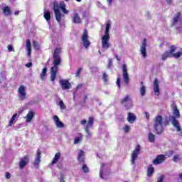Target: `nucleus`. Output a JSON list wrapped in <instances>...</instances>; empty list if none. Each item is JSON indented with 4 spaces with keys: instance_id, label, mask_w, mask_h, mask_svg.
Listing matches in <instances>:
<instances>
[{
    "instance_id": "obj_1",
    "label": "nucleus",
    "mask_w": 182,
    "mask_h": 182,
    "mask_svg": "<svg viewBox=\"0 0 182 182\" xmlns=\"http://www.w3.org/2000/svg\"><path fill=\"white\" fill-rule=\"evenodd\" d=\"M60 48H56L54 50V53L53 55V66L50 69V80L51 82H55L56 79V75L58 73V66L60 65L62 63V59L60 58Z\"/></svg>"
},
{
    "instance_id": "obj_2",
    "label": "nucleus",
    "mask_w": 182,
    "mask_h": 182,
    "mask_svg": "<svg viewBox=\"0 0 182 182\" xmlns=\"http://www.w3.org/2000/svg\"><path fill=\"white\" fill-rule=\"evenodd\" d=\"M60 9L65 15H68L69 14V10L66 9V4L65 1H60L59 4L58 3H54L53 4V11L55 19L58 23H60V21H62V13H60Z\"/></svg>"
},
{
    "instance_id": "obj_3",
    "label": "nucleus",
    "mask_w": 182,
    "mask_h": 182,
    "mask_svg": "<svg viewBox=\"0 0 182 182\" xmlns=\"http://www.w3.org/2000/svg\"><path fill=\"white\" fill-rule=\"evenodd\" d=\"M173 116L169 117V120L171 124L176 129L177 132H181V127H180V122L177 119H180V110L177 107V105H174L172 107Z\"/></svg>"
},
{
    "instance_id": "obj_4",
    "label": "nucleus",
    "mask_w": 182,
    "mask_h": 182,
    "mask_svg": "<svg viewBox=\"0 0 182 182\" xmlns=\"http://www.w3.org/2000/svg\"><path fill=\"white\" fill-rule=\"evenodd\" d=\"M154 130L158 135L163 134L164 128L163 127V116L157 115L154 120Z\"/></svg>"
},
{
    "instance_id": "obj_5",
    "label": "nucleus",
    "mask_w": 182,
    "mask_h": 182,
    "mask_svg": "<svg viewBox=\"0 0 182 182\" xmlns=\"http://www.w3.org/2000/svg\"><path fill=\"white\" fill-rule=\"evenodd\" d=\"M109 31L110 23L108 22L105 27V34L104 36H102L101 40L102 49H109V48H110V43H109L110 39V35L109 34Z\"/></svg>"
},
{
    "instance_id": "obj_6",
    "label": "nucleus",
    "mask_w": 182,
    "mask_h": 182,
    "mask_svg": "<svg viewBox=\"0 0 182 182\" xmlns=\"http://www.w3.org/2000/svg\"><path fill=\"white\" fill-rule=\"evenodd\" d=\"M81 40L83 43L84 48H85V49H87L89 46H90V41H89V33L86 29L83 31Z\"/></svg>"
},
{
    "instance_id": "obj_7",
    "label": "nucleus",
    "mask_w": 182,
    "mask_h": 182,
    "mask_svg": "<svg viewBox=\"0 0 182 182\" xmlns=\"http://www.w3.org/2000/svg\"><path fill=\"white\" fill-rule=\"evenodd\" d=\"M140 150H141V146L140 145H136L134 151H132L131 154V161L132 164H134L136 163V161L137 160V157L139 156V154H140Z\"/></svg>"
},
{
    "instance_id": "obj_8",
    "label": "nucleus",
    "mask_w": 182,
    "mask_h": 182,
    "mask_svg": "<svg viewBox=\"0 0 182 182\" xmlns=\"http://www.w3.org/2000/svg\"><path fill=\"white\" fill-rule=\"evenodd\" d=\"M176 50H177V47L174 45L171 46L170 50H166L162 54L161 60H166L168 58H171V56H173L172 54L173 52H176Z\"/></svg>"
},
{
    "instance_id": "obj_9",
    "label": "nucleus",
    "mask_w": 182,
    "mask_h": 182,
    "mask_svg": "<svg viewBox=\"0 0 182 182\" xmlns=\"http://www.w3.org/2000/svg\"><path fill=\"white\" fill-rule=\"evenodd\" d=\"M122 77L125 85L130 83V78L129 77V73L127 72V65L126 64L122 65Z\"/></svg>"
},
{
    "instance_id": "obj_10",
    "label": "nucleus",
    "mask_w": 182,
    "mask_h": 182,
    "mask_svg": "<svg viewBox=\"0 0 182 182\" xmlns=\"http://www.w3.org/2000/svg\"><path fill=\"white\" fill-rule=\"evenodd\" d=\"M94 124H95V117H89L87 125L85 127V130L87 136H92L90 129V127H93Z\"/></svg>"
},
{
    "instance_id": "obj_11",
    "label": "nucleus",
    "mask_w": 182,
    "mask_h": 182,
    "mask_svg": "<svg viewBox=\"0 0 182 182\" xmlns=\"http://www.w3.org/2000/svg\"><path fill=\"white\" fill-rule=\"evenodd\" d=\"M59 84L63 90H69L72 87V84L68 80H60Z\"/></svg>"
},
{
    "instance_id": "obj_12",
    "label": "nucleus",
    "mask_w": 182,
    "mask_h": 182,
    "mask_svg": "<svg viewBox=\"0 0 182 182\" xmlns=\"http://www.w3.org/2000/svg\"><path fill=\"white\" fill-rule=\"evenodd\" d=\"M153 89L154 93L155 96H160V85L159 82V80L155 78L153 82Z\"/></svg>"
},
{
    "instance_id": "obj_13",
    "label": "nucleus",
    "mask_w": 182,
    "mask_h": 182,
    "mask_svg": "<svg viewBox=\"0 0 182 182\" xmlns=\"http://www.w3.org/2000/svg\"><path fill=\"white\" fill-rule=\"evenodd\" d=\"M25 90H26V88L24 85H21L18 87V93L21 100H25V99H26V92H25Z\"/></svg>"
},
{
    "instance_id": "obj_14",
    "label": "nucleus",
    "mask_w": 182,
    "mask_h": 182,
    "mask_svg": "<svg viewBox=\"0 0 182 182\" xmlns=\"http://www.w3.org/2000/svg\"><path fill=\"white\" fill-rule=\"evenodd\" d=\"M164 160H166V156L164 154H159L156 156V159H154L153 160V164H154L155 166H157L159 164H161V163H163V161H164Z\"/></svg>"
},
{
    "instance_id": "obj_15",
    "label": "nucleus",
    "mask_w": 182,
    "mask_h": 182,
    "mask_svg": "<svg viewBox=\"0 0 182 182\" xmlns=\"http://www.w3.org/2000/svg\"><path fill=\"white\" fill-rule=\"evenodd\" d=\"M146 46H147V39L144 38L141 46V53L143 58H147V50L146 49Z\"/></svg>"
},
{
    "instance_id": "obj_16",
    "label": "nucleus",
    "mask_w": 182,
    "mask_h": 182,
    "mask_svg": "<svg viewBox=\"0 0 182 182\" xmlns=\"http://www.w3.org/2000/svg\"><path fill=\"white\" fill-rule=\"evenodd\" d=\"M28 163H29V156H24L19 162V168L21 169L23 168Z\"/></svg>"
},
{
    "instance_id": "obj_17",
    "label": "nucleus",
    "mask_w": 182,
    "mask_h": 182,
    "mask_svg": "<svg viewBox=\"0 0 182 182\" xmlns=\"http://www.w3.org/2000/svg\"><path fill=\"white\" fill-rule=\"evenodd\" d=\"M42 153L41 152V149H37V154H36V156L34 161V167H36V168H38V167L39 166V164H41V154Z\"/></svg>"
},
{
    "instance_id": "obj_18",
    "label": "nucleus",
    "mask_w": 182,
    "mask_h": 182,
    "mask_svg": "<svg viewBox=\"0 0 182 182\" xmlns=\"http://www.w3.org/2000/svg\"><path fill=\"white\" fill-rule=\"evenodd\" d=\"M72 22L73 23H75V24L82 23V18L79 16V14L74 13Z\"/></svg>"
},
{
    "instance_id": "obj_19",
    "label": "nucleus",
    "mask_w": 182,
    "mask_h": 182,
    "mask_svg": "<svg viewBox=\"0 0 182 182\" xmlns=\"http://www.w3.org/2000/svg\"><path fill=\"white\" fill-rule=\"evenodd\" d=\"M53 120L55 122L57 127H59L60 129L64 127L65 125L63 124V122L59 120V117H58L57 115H54Z\"/></svg>"
},
{
    "instance_id": "obj_20",
    "label": "nucleus",
    "mask_w": 182,
    "mask_h": 182,
    "mask_svg": "<svg viewBox=\"0 0 182 182\" xmlns=\"http://www.w3.org/2000/svg\"><path fill=\"white\" fill-rule=\"evenodd\" d=\"M180 18H181V13L178 12L173 17V21L171 23V26H175V25H177V22H178V21H180Z\"/></svg>"
},
{
    "instance_id": "obj_21",
    "label": "nucleus",
    "mask_w": 182,
    "mask_h": 182,
    "mask_svg": "<svg viewBox=\"0 0 182 182\" xmlns=\"http://www.w3.org/2000/svg\"><path fill=\"white\" fill-rule=\"evenodd\" d=\"M26 48L28 51V55L31 56V53H32V48H31V40L27 39L26 41Z\"/></svg>"
},
{
    "instance_id": "obj_22",
    "label": "nucleus",
    "mask_w": 182,
    "mask_h": 182,
    "mask_svg": "<svg viewBox=\"0 0 182 182\" xmlns=\"http://www.w3.org/2000/svg\"><path fill=\"white\" fill-rule=\"evenodd\" d=\"M85 151L83 150H80L77 155V160L79 163H85V157H83Z\"/></svg>"
},
{
    "instance_id": "obj_23",
    "label": "nucleus",
    "mask_w": 182,
    "mask_h": 182,
    "mask_svg": "<svg viewBox=\"0 0 182 182\" xmlns=\"http://www.w3.org/2000/svg\"><path fill=\"white\" fill-rule=\"evenodd\" d=\"M129 102H132V97L130 95H126L124 98L120 100L121 105H124V103H129Z\"/></svg>"
},
{
    "instance_id": "obj_24",
    "label": "nucleus",
    "mask_w": 182,
    "mask_h": 182,
    "mask_svg": "<svg viewBox=\"0 0 182 182\" xmlns=\"http://www.w3.org/2000/svg\"><path fill=\"white\" fill-rule=\"evenodd\" d=\"M154 173V167H153V165L151 164L148 167L146 174L148 177H151V176H153Z\"/></svg>"
},
{
    "instance_id": "obj_25",
    "label": "nucleus",
    "mask_w": 182,
    "mask_h": 182,
    "mask_svg": "<svg viewBox=\"0 0 182 182\" xmlns=\"http://www.w3.org/2000/svg\"><path fill=\"white\" fill-rule=\"evenodd\" d=\"M61 154L60 152L56 153L55 154L54 158L52 160L51 164H56L58 161H59V159H60Z\"/></svg>"
},
{
    "instance_id": "obj_26",
    "label": "nucleus",
    "mask_w": 182,
    "mask_h": 182,
    "mask_svg": "<svg viewBox=\"0 0 182 182\" xmlns=\"http://www.w3.org/2000/svg\"><path fill=\"white\" fill-rule=\"evenodd\" d=\"M34 116H35V112L32 111L29 112L26 117V122H31L33 119Z\"/></svg>"
},
{
    "instance_id": "obj_27",
    "label": "nucleus",
    "mask_w": 182,
    "mask_h": 182,
    "mask_svg": "<svg viewBox=\"0 0 182 182\" xmlns=\"http://www.w3.org/2000/svg\"><path fill=\"white\" fill-rule=\"evenodd\" d=\"M127 120L129 123H133L134 120H136V116H134V114L129 112L128 114Z\"/></svg>"
},
{
    "instance_id": "obj_28",
    "label": "nucleus",
    "mask_w": 182,
    "mask_h": 182,
    "mask_svg": "<svg viewBox=\"0 0 182 182\" xmlns=\"http://www.w3.org/2000/svg\"><path fill=\"white\" fill-rule=\"evenodd\" d=\"M3 14L5 15V16H9V15H11V11L9 6H5L3 9Z\"/></svg>"
},
{
    "instance_id": "obj_29",
    "label": "nucleus",
    "mask_w": 182,
    "mask_h": 182,
    "mask_svg": "<svg viewBox=\"0 0 182 182\" xmlns=\"http://www.w3.org/2000/svg\"><path fill=\"white\" fill-rule=\"evenodd\" d=\"M46 73H48V68H44L42 70V73H41V80H45V78L46 77Z\"/></svg>"
},
{
    "instance_id": "obj_30",
    "label": "nucleus",
    "mask_w": 182,
    "mask_h": 182,
    "mask_svg": "<svg viewBox=\"0 0 182 182\" xmlns=\"http://www.w3.org/2000/svg\"><path fill=\"white\" fill-rule=\"evenodd\" d=\"M43 16L45 18V19L49 22V21H50V11L46 10L43 13Z\"/></svg>"
},
{
    "instance_id": "obj_31",
    "label": "nucleus",
    "mask_w": 182,
    "mask_h": 182,
    "mask_svg": "<svg viewBox=\"0 0 182 182\" xmlns=\"http://www.w3.org/2000/svg\"><path fill=\"white\" fill-rule=\"evenodd\" d=\"M144 82L143 81L141 82V89H140V93L141 96H144L146 95V86L144 85Z\"/></svg>"
},
{
    "instance_id": "obj_32",
    "label": "nucleus",
    "mask_w": 182,
    "mask_h": 182,
    "mask_svg": "<svg viewBox=\"0 0 182 182\" xmlns=\"http://www.w3.org/2000/svg\"><path fill=\"white\" fill-rule=\"evenodd\" d=\"M148 139L150 143H154V140H156V136L153 133L149 132L148 134Z\"/></svg>"
},
{
    "instance_id": "obj_33",
    "label": "nucleus",
    "mask_w": 182,
    "mask_h": 182,
    "mask_svg": "<svg viewBox=\"0 0 182 182\" xmlns=\"http://www.w3.org/2000/svg\"><path fill=\"white\" fill-rule=\"evenodd\" d=\"M173 58H176V59H178L182 56V52L172 53Z\"/></svg>"
},
{
    "instance_id": "obj_34",
    "label": "nucleus",
    "mask_w": 182,
    "mask_h": 182,
    "mask_svg": "<svg viewBox=\"0 0 182 182\" xmlns=\"http://www.w3.org/2000/svg\"><path fill=\"white\" fill-rule=\"evenodd\" d=\"M82 139V135L80 136L75 137V139L74 140V144H79V143H80Z\"/></svg>"
},
{
    "instance_id": "obj_35",
    "label": "nucleus",
    "mask_w": 182,
    "mask_h": 182,
    "mask_svg": "<svg viewBox=\"0 0 182 182\" xmlns=\"http://www.w3.org/2000/svg\"><path fill=\"white\" fill-rule=\"evenodd\" d=\"M102 80L105 83H107V82L109 80V77H108L107 74H106V73H104L102 75Z\"/></svg>"
},
{
    "instance_id": "obj_36",
    "label": "nucleus",
    "mask_w": 182,
    "mask_h": 182,
    "mask_svg": "<svg viewBox=\"0 0 182 182\" xmlns=\"http://www.w3.org/2000/svg\"><path fill=\"white\" fill-rule=\"evenodd\" d=\"M58 105H59L60 108L61 110H65V109H66V107L65 106V104L63 103V100H60L58 102Z\"/></svg>"
},
{
    "instance_id": "obj_37",
    "label": "nucleus",
    "mask_w": 182,
    "mask_h": 182,
    "mask_svg": "<svg viewBox=\"0 0 182 182\" xmlns=\"http://www.w3.org/2000/svg\"><path fill=\"white\" fill-rule=\"evenodd\" d=\"M82 170L83 173H89V168H87V166H86V164H82Z\"/></svg>"
},
{
    "instance_id": "obj_38",
    "label": "nucleus",
    "mask_w": 182,
    "mask_h": 182,
    "mask_svg": "<svg viewBox=\"0 0 182 182\" xmlns=\"http://www.w3.org/2000/svg\"><path fill=\"white\" fill-rule=\"evenodd\" d=\"M178 160H180V155H175L173 158V161H174V163H177Z\"/></svg>"
},
{
    "instance_id": "obj_39",
    "label": "nucleus",
    "mask_w": 182,
    "mask_h": 182,
    "mask_svg": "<svg viewBox=\"0 0 182 182\" xmlns=\"http://www.w3.org/2000/svg\"><path fill=\"white\" fill-rule=\"evenodd\" d=\"M80 72H82V68H80L77 69V70L75 73L76 77H79L80 76Z\"/></svg>"
},
{
    "instance_id": "obj_40",
    "label": "nucleus",
    "mask_w": 182,
    "mask_h": 182,
    "mask_svg": "<svg viewBox=\"0 0 182 182\" xmlns=\"http://www.w3.org/2000/svg\"><path fill=\"white\" fill-rule=\"evenodd\" d=\"M129 130H130V127H129V125H125L124 127V133H129Z\"/></svg>"
},
{
    "instance_id": "obj_41",
    "label": "nucleus",
    "mask_w": 182,
    "mask_h": 182,
    "mask_svg": "<svg viewBox=\"0 0 182 182\" xmlns=\"http://www.w3.org/2000/svg\"><path fill=\"white\" fill-rule=\"evenodd\" d=\"M7 48L9 52H15V49H14V47L11 45H9Z\"/></svg>"
},
{
    "instance_id": "obj_42",
    "label": "nucleus",
    "mask_w": 182,
    "mask_h": 182,
    "mask_svg": "<svg viewBox=\"0 0 182 182\" xmlns=\"http://www.w3.org/2000/svg\"><path fill=\"white\" fill-rule=\"evenodd\" d=\"M117 87H118V89H120V87H121V82H120V78L119 77H118L117 79Z\"/></svg>"
},
{
    "instance_id": "obj_43",
    "label": "nucleus",
    "mask_w": 182,
    "mask_h": 182,
    "mask_svg": "<svg viewBox=\"0 0 182 182\" xmlns=\"http://www.w3.org/2000/svg\"><path fill=\"white\" fill-rule=\"evenodd\" d=\"M18 117V113L14 114V115L11 117L10 120H12L13 122H15V119Z\"/></svg>"
},
{
    "instance_id": "obj_44",
    "label": "nucleus",
    "mask_w": 182,
    "mask_h": 182,
    "mask_svg": "<svg viewBox=\"0 0 182 182\" xmlns=\"http://www.w3.org/2000/svg\"><path fill=\"white\" fill-rule=\"evenodd\" d=\"M5 177L7 180H9V178H11V173L6 172Z\"/></svg>"
},
{
    "instance_id": "obj_45",
    "label": "nucleus",
    "mask_w": 182,
    "mask_h": 182,
    "mask_svg": "<svg viewBox=\"0 0 182 182\" xmlns=\"http://www.w3.org/2000/svg\"><path fill=\"white\" fill-rule=\"evenodd\" d=\"M163 180H164V175H161L159 178L157 182H163Z\"/></svg>"
},
{
    "instance_id": "obj_46",
    "label": "nucleus",
    "mask_w": 182,
    "mask_h": 182,
    "mask_svg": "<svg viewBox=\"0 0 182 182\" xmlns=\"http://www.w3.org/2000/svg\"><path fill=\"white\" fill-rule=\"evenodd\" d=\"M145 116H146V118L147 119V120H149L150 119V113L145 112Z\"/></svg>"
},
{
    "instance_id": "obj_47",
    "label": "nucleus",
    "mask_w": 182,
    "mask_h": 182,
    "mask_svg": "<svg viewBox=\"0 0 182 182\" xmlns=\"http://www.w3.org/2000/svg\"><path fill=\"white\" fill-rule=\"evenodd\" d=\"M82 87H83V84H79L77 87L76 90H79L80 89H82Z\"/></svg>"
},
{
    "instance_id": "obj_48",
    "label": "nucleus",
    "mask_w": 182,
    "mask_h": 182,
    "mask_svg": "<svg viewBox=\"0 0 182 182\" xmlns=\"http://www.w3.org/2000/svg\"><path fill=\"white\" fill-rule=\"evenodd\" d=\"M60 182H65V177L63 176V175H60Z\"/></svg>"
},
{
    "instance_id": "obj_49",
    "label": "nucleus",
    "mask_w": 182,
    "mask_h": 182,
    "mask_svg": "<svg viewBox=\"0 0 182 182\" xmlns=\"http://www.w3.org/2000/svg\"><path fill=\"white\" fill-rule=\"evenodd\" d=\"M81 124H82L83 126H85V124H86V123H87V120L86 119H82L80 122Z\"/></svg>"
},
{
    "instance_id": "obj_50",
    "label": "nucleus",
    "mask_w": 182,
    "mask_h": 182,
    "mask_svg": "<svg viewBox=\"0 0 182 182\" xmlns=\"http://www.w3.org/2000/svg\"><path fill=\"white\" fill-rule=\"evenodd\" d=\"M33 46L35 49H36V48H38V43H36V41H33Z\"/></svg>"
},
{
    "instance_id": "obj_51",
    "label": "nucleus",
    "mask_w": 182,
    "mask_h": 182,
    "mask_svg": "<svg viewBox=\"0 0 182 182\" xmlns=\"http://www.w3.org/2000/svg\"><path fill=\"white\" fill-rule=\"evenodd\" d=\"M14 124V121H12L11 119H10L9 122V127H11V126H12Z\"/></svg>"
},
{
    "instance_id": "obj_52",
    "label": "nucleus",
    "mask_w": 182,
    "mask_h": 182,
    "mask_svg": "<svg viewBox=\"0 0 182 182\" xmlns=\"http://www.w3.org/2000/svg\"><path fill=\"white\" fill-rule=\"evenodd\" d=\"M83 102L84 103H86V102H87V95L84 96Z\"/></svg>"
},
{
    "instance_id": "obj_53",
    "label": "nucleus",
    "mask_w": 182,
    "mask_h": 182,
    "mask_svg": "<svg viewBox=\"0 0 182 182\" xmlns=\"http://www.w3.org/2000/svg\"><path fill=\"white\" fill-rule=\"evenodd\" d=\"M26 66L27 68H31V67L32 66V63H28L26 65Z\"/></svg>"
},
{
    "instance_id": "obj_54",
    "label": "nucleus",
    "mask_w": 182,
    "mask_h": 182,
    "mask_svg": "<svg viewBox=\"0 0 182 182\" xmlns=\"http://www.w3.org/2000/svg\"><path fill=\"white\" fill-rule=\"evenodd\" d=\"M166 2L168 5H170L173 2V0H166Z\"/></svg>"
},
{
    "instance_id": "obj_55",
    "label": "nucleus",
    "mask_w": 182,
    "mask_h": 182,
    "mask_svg": "<svg viewBox=\"0 0 182 182\" xmlns=\"http://www.w3.org/2000/svg\"><path fill=\"white\" fill-rule=\"evenodd\" d=\"M107 2L110 5L113 2V0H107Z\"/></svg>"
},
{
    "instance_id": "obj_56",
    "label": "nucleus",
    "mask_w": 182,
    "mask_h": 182,
    "mask_svg": "<svg viewBox=\"0 0 182 182\" xmlns=\"http://www.w3.org/2000/svg\"><path fill=\"white\" fill-rule=\"evenodd\" d=\"M115 58L117 60H121V59L119 58V55H115Z\"/></svg>"
},
{
    "instance_id": "obj_57",
    "label": "nucleus",
    "mask_w": 182,
    "mask_h": 182,
    "mask_svg": "<svg viewBox=\"0 0 182 182\" xmlns=\"http://www.w3.org/2000/svg\"><path fill=\"white\" fill-rule=\"evenodd\" d=\"M14 15H19V11H15Z\"/></svg>"
},
{
    "instance_id": "obj_58",
    "label": "nucleus",
    "mask_w": 182,
    "mask_h": 182,
    "mask_svg": "<svg viewBox=\"0 0 182 182\" xmlns=\"http://www.w3.org/2000/svg\"><path fill=\"white\" fill-rule=\"evenodd\" d=\"M77 2H82V0H76Z\"/></svg>"
},
{
    "instance_id": "obj_59",
    "label": "nucleus",
    "mask_w": 182,
    "mask_h": 182,
    "mask_svg": "<svg viewBox=\"0 0 182 182\" xmlns=\"http://www.w3.org/2000/svg\"><path fill=\"white\" fill-rule=\"evenodd\" d=\"M0 83H2V82H1V80H0Z\"/></svg>"
},
{
    "instance_id": "obj_60",
    "label": "nucleus",
    "mask_w": 182,
    "mask_h": 182,
    "mask_svg": "<svg viewBox=\"0 0 182 182\" xmlns=\"http://www.w3.org/2000/svg\"><path fill=\"white\" fill-rule=\"evenodd\" d=\"M65 1H69V0H65Z\"/></svg>"
}]
</instances>
